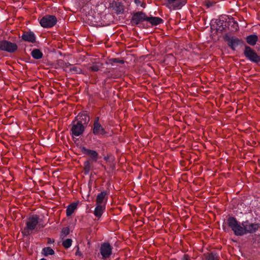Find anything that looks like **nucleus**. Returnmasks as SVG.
<instances>
[{"label": "nucleus", "mask_w": 260, "mask_h": 260, "mask_svg": "<svg viewBox=\"0 0 260 260\" xmlns=\"http://www.w3.org/2000/svg\"><path fill=\"white\" fill-rule=\"evenodd\" d=\"M77 208V204L73 203L68 206L66 210V215L67 216H71Z\"/></svg>", "instance_id": "aec40b11"}, {"label": "nucleus", "mask_w": 260, "mask_h": 260, "mask_svg": "<svg viewBox=\"0 0 260 260\" xmlns=\"http://www.w3.org/2000/svg\"><path fill=\"white\" fill-rule=\"evenodd\" d=\"M108 157H105V160H108Z\"/></svg>", "instance_id": "c9c22d12"}, {"label": "nucleus", "mask_w": 260, "mask_h": 260, "mask_svg": "<svg viewBox=\"0 0 260 260\" xmlns=\"http://www.w3.org/2000/svg\"><path fill=\"white\" fill-rule=\"evenodd\" d=\"M57 23V18L54 15H45L40 21V23L43 27L50 28Z\"/></svg>", "instance_id": "20e7f679"}, {"label": "nucleus", "mask_w": 260, "mask_h": 260, "mask_svg": "<svg viewBox=\"0 0 260 260\" xmlns=\"http://www.w3.org/2000/svg\"><path fill=\"white\" fill-rule=\"evenodd\" d=\"M81 151L83 154L89 156L92 161H97L99 154L96 151L87 149L85 147H81Z\"/></svg>", "instance_id": "f8f14e48"}, {"label": "nucleus", "mask_w": 260, "mask_h": 260, "mask_svg": "<svg viewBox=\"0 0 260 260\" xmlns=\"http://www.w3.org/2000/svg\"><path fill=\"white\" fill-rule=\"evenodd\" d=\"M147 16L145 14L142 12H138L134 14L132 18V23L133 24L138 25L141 22L146 21Z\"/></svg>", "instance_id": "9b49d317"}, {"label": "nucleus", "mask_w": 260, "mask_h": 260, "mask_svg": "<svg viewBox=\"0 0 260 260\" xmlns=\"http://www.w3.org/2000/svg\"><path fill=\"white\" fill-rule=\"evenodd\" d=\"M242 225L244 228L245 234L254 233L259 227V223H249L248 221L242 222Z\"/></svg>", "instance_id": "9d476101"}, {"label": "nucleus", "mask_w": 260, "mask_h": 260, "mask_svg": "<svg viewBox=\"0 0 260 260\" xmlns=\"http://www.w3.org/2000/svg\"><path fill=\"white\" fill-rule=\"evenodd\" d=\"M90 118L89 115L85 113H80L77 117V122H79L86 127L89 122Z\"/></svg>", "instance_id": "dca6fc26"}, {"label": "nucleus", "mask_w": 260, "mask_h": 260, "mask_svg": "<svg viewBox=\"0 0 260 260\" xmlns=\"http://www.w3.org/2000/svg\"><path fill=\"white\" fill-rule=\"evenodd\" d=\"M91 25H95V24L93 23H91Z\"/></svg>", "instance_id": "4c0bfd02"}, {"label": "nucleus", "mask_w": 260, "mask_h": 260, "mask_svg": "<svg viewBox=\"0 0 260 260\" xmlns=\"http://www.w3.org/2000/svg\"><path fill=\"white\" fill-rule=\"evenodd\" d=\"M72 243V240L71 239H67L62 242V246L66 249L69 248L71 247Z\"/></svg>", "instance_id": "393cba45"}, {"label": "nucleus", "mask_w": 260, "mask_h": 260, "mask_svg": "<svg viewBox=\"0 0 260 260\" xmlns=\"http://www.w3.org/2000/svg\"><path fill=\"white\" fill-rule=\"evenodd\" d=\"M71 72H74L77 74H80L82 72V70L76 66H72L70 69Z\"/></svg>", "instance_id": "c756f323"}, {"label": "nucleus", "mask_w": 260, "mask_h": 260, "mask_svg": "<svg viewBox=\"0 0 260 260\" xmlns=\"http://www.w3.org/2000/svg\"><path fill=\"white\" fill-rule=\"evenodd\" d=\"M39 223V217L37 215L30 217L26 222V226L24 228L22 233L24 236L30 235L35 229Z\"/></svg>", "instance_id": "f03ea898"}, {"label": "nucleus", "mask_w": 260, "mask_h": 260, "mask_svg": "<svg viewBox=\"0 0 260 260\" xmlns=\"http://www.w3.org/2000/svg\"><path fill=\"white\" fill-rule=\"evenodd\" d=\"M54 242V240H52L50 238L48 239V243L51 244Z\"/></svg>", "instance_id": "f704fd0d"}, {"label": "nucleus", "mask_w": 260, "mask_h": 260, "mask_svg": "<svg viewBox=\"0 0 260 260\" xmlns=\"http://www.w3.org/2000/svg\"><path fill=\"white\" fill-rule=\"evenodd\" d=\"M107 192L106 191H102L98 194L95 200V205H105L106 206L107 201Z\"/></svg>", "instance_id": "4468645a"}, {"label": "nucleus", "mask_w": 260, "mask_h": 260, "mask_svg": "<svg viewBox=\"0 0 260 260\" xmlns=\"http://www.w3.org/2000/svg\"><path fill=\"white\" fill-rule=\"evenodd\" d=\"M22 39L26 42L34 43L36 42V37L35 34L32 31H25L21 36Z\"/></svg>", "instance_id": "2eb2a0df"}, {"label": "nucleus", "mask_w": 260, "mask_h": 260, "mask_svg": "<svg viewBox=\"0 0 260 260\" xmlns=\"http://www.w3.org/2000/svg\"><path fill=\"white\" fill-rule=\"evenodd\" d=\"M85 128L84 125L74 120L71 124V135L73 137H78L83 134Z\"/></svg>", "instance_id": "7ed1b4c3"}, {"label": "nucleus", "mask_w": 260, "mask_h": 260, "mask_svg": "<svg viewBox=\"0 0 260 260\" xmlns=\"http://www.w3.org/2000/svg\"><path fill=\"white\" fill-rule=\"evenodd\" d=\"M113 247L108 242H104L101 244L100 247V253L104 259H107L112 254Z\"/></svg>", "instance_id": "6e6552de"}, {"label": "nucleus", "mask_w": 260, "mask_h": 260, "mask_svg": "<svg viewBox=\"0 0 260 260\" xmlns=\"http://www.w3.org/2000/svg\"><path fill=\"white\" fill-rule=\"evenodd\" d=\"M203 260H217V257L213 253H209L205 256Z\"/></svg>", "instance_id": "c85d7f7f"}, {"label": "nucleus", "mask_w": 260, "mask_h": 260, "mask_svg": "<svg viewBox=\"0 0 260 260\" xmlns=\"http://www.w3.org/2000/svg\"><path fill=\"white\" fill-rule=\"evenodd\" d=\"M147 21L150 22L152 25H157L164 22L161 18L158 17H147Z\"/></svg>", "instance_id": "6ab92c4d"}, {"label": "nucleus", "mask_w": 260, "mask_h": 260, "mask_svg": "<svg viewBox=\"0 0 260 260\" xmlns=\"http://www.w3.org/2000/svg\"><path fill=\"white\" fill-rule=\"evenodd\" d=\"M216 4V2L213 1H211L210 0H206L204 2V5L207 8H210L213 6H214Z\"/></svg>", "instance_id": "cd10ccee"}, {"label": "nucleus", "mask_w": 260, "mask_h": 260, "mask_svg": "<svg viewBox=\"0 0 260 260\" xmlns=\"http://www.w3.org/2000/svg\"><path fill=\"white\" fill-rule=\"evenodd\" d=\"M40 260H47V259L43 258L41 259Z\"/></svg>", "instance_id": "e433bc0d"}, {"label": "nucleus", "mask_w": 260, "mask_h": 260, "mask_svg": "<svg viewBox=\"0 0 260 260\" xmlns=\"http://www.w3.org/2000/svg\"><path fill=\"white\" fill-rule=\"evenodd\" d=\"M258 40V37L255 35H249L246 37L247 43L252 46L256 44Z\"/></svg>", "instance_id": "412c9836"}, {"label": "nucleus", "mask_w": 260, "mask_h": 260, "mask_svg": "<svg viewBox=\"0 0 260 260\" xmlns=\"http://www.w3.org/2000/svg\"><path fill=\"white\" fill-rule=\"evenodd\" d=\"M18 49L17 44L8 41L3 40L0 41V50L10 53L15 52Z\"/></svg>", "instance_id": "0eeeda50"}, {"label": "nucleus", "mask_w": 260, "mask_h": 260, "mask_svg": "<svg viewBox=\"0 0 260 260\" xmlns=\"http://www.w3.org/2000/svg\"><path fill=\"white\" fill-rule=\"evenodd\" d=\"M84 171L85 174H87L89 173L90 170V164L89 160H87L84 162Z\"/></svg>", "instance_id": "a878e982"}, {"label": "nucleus", "mask_w": 260, "mask_h": 260, "mask_svg": "<svg viewBox=\"0 0 260 260\" xmlns=\"http://www.w3.org/2000/svg\"><path fill=\"white\" fill-rule=\"evenodd\" d=\"M109 63L112 65L114 63H119L121 64H123L124 63V61L123 59H120L118 58H111L109 60Z\"/></svg>", "instance_id": "bb28decb"}, {"label": "nucleus", "mask_w": 260, "mask_h": 260, "mask_svg": "<svg viewBox=\"0 0 260 260\" xmlns=\"http://www.w3.org/2000/svg\"><path fill=\"white\" fill-rule=\"evenodd\" d=\"M110 5L112 10L117 15L122 14L124 12V7L121 2L113 1Z\"/></svg>", "instance_id": "ddd939ff"}, {"label": "nucleus", "mask_w": 260, "mask_h": 260, "mask_svg": "<svg viewBox=\"0 0 260 260\" xmlns=\"http://www.w3.org/2000/svg\"><path fill=\"white\" fill-rule=\"evenodd\" d=\"M100 67L98 64H93L89 68V70H90L92 72H97L99 70Z\"/></svg>", "instance_id": "2f4dec72"}, {"label": "nucleus", "mask_w": 260, "mask_h": 260, "mask_svg": "<svg viewBox=\"0 0 260 260\" xmlns=\"http://www.w3.org/2000/svg\"><path fill=\"white\" fill-rule=\"evenodd\" d=\"M165 1L166 6L173 10L180 9L187 3V0H165Z\"/></svg>", "instance_id": "1a4fd4ad"}, {"label": "nucleus", "mask_w": 260, "mask_h": 260, "mask_svg": "<svg viewBox=\"0 0 260 260\" xmlns=\"http://www.w3.org/2000/svg\"><path fill=\"white\" fill-rule=\"evenodd\" d=\"M31 55L34 58L36 59H41L43 56V53L38 49L33 50L31 53Z\"/></svg>", "instance_id": "4be33fe9"}, {"label": "nucleus", "mask_w": 260, "mask_h": 260, "mask_svg": "<svg viewBox=\"0 0 260 260\" xmlns=\"http://www.w3.org/2000/svg\"><path fill=\"white\" fill-rule=\"evenodd\" d=\"M135 4L137 5V6H140L141 7H143V4L142 3V2L140 0H134Z\"/></svg>", "instance_id": "72a5a7b5"}, {"label": "nucleus", "mask_w": 260, "mask_h": 260, "mask_svg": "<svg viewBox=\"0 0 260 260\" xmlns=\"http://www.w3.org/2000/svg\"><path fill=\"white\" fill-rule=\"evenodd\" d=\"M243 53L246 58L251 61L255 63L260 62V56L249 46L245 47Z\"/></svg>", "instance_id": "39448f33"}, {"label": "nucleus", "mask_w": 260, "mask_h": 260, "mask_svg": "<svg viewBox=\"0 0 260 260\" xmlns=\"http://www.w3.org/2000/svg\"><path fill=\"white\" fill-rule=\"evenodd\" d=\"M42 254L45 256L54 254V250L50 247H45L42 249Z\"/></svg>", "instance_id": "5701e85b"}, {"label": "nucleus", "mask_w": 260, "mask_h": 260, "mask_svg": "<svg viewBox=\"0 0 260 260\" xmlns=\"http://www.w3.org/2000/svg\"><path fill=\"white\" fill-rule=\"evenodd\" d=\"M70 233V229L69 228L66 227L62 229L61 233V236L63 238L67 236Z\"/></svg>", "instance_id": "7c9ffc66"}, {"label": "nucleus", "mask_w": 260, "mask_h": 260, "mask_svg": "<svg viewBox=\"0 0 260 260\" xmlns=\"http://www.w3.org/2000/svg\"><path fill=\"white\" fill-rule=\"evenodd\" d=\"M227 223L236 236H242L245 234L244 226L240 225L236 218L230 217L227 219Z\"/></svg>", "instance_id": "f257e3e1"}, {"label": "nucleus", "mask_w": 260, "mask_h": 260, "mask_svg": "<svg viewBox=\"0 0 260 260\" xmlns=\"http://www.w3.org/2000/svg\"><path fill=\"white\" fill-rule=\"evenodd\" d=\"M105 209L106 206H105V205H96V207L93 212L94 215L98 219L100 218L103 213L105 212Z\"/></svg>", "instance_id": "f3484780"}, {"label": "nucleus", "mask_w": 260, "mask_h": 260, "mask_svg": "<svg viewBox=\"0 0 260 260\" xmlns=\"http://www.w3.org/2000/svg\"><path fill=\"white\" fill-rule=\"evenodd\" d=\"M228 45L233 49L235 48L242 42L241 40L237 38H232L228 40Z\"/></svg>", "instance_id": "a211bd4d"}, {"label": "nucleus", "mask_w": 260, "mask_h": 260, "mask_svg": "<svg viewBox=\"0 0 260 260\" xmlns=\"http://www.w3.org/2000/svg\"><path fill=\"white\" fill-rule=\"evenodd\" d=\"M229 25L231 26L233 31H237L239 28L238 23L234 21L233 19L232 20L229 21Z\"/></svg>", "instance_id": "b1692460"}, {"label": "nucleus", "mask_w": 260, "mask_h": 260, "mask_svg": "<svg viewBox=\"0 0 260 260\" xmlns=\"http://www.w3.org/2000/svg\"><path fill=\"white\" fill-rule=\"evenodd\" d=\"M93 135L98 136L106 135L107 132L99 121V117H95L91 128Z\"/></svg>", "instance_id": "423d86ee"}, {"label": "nucleus", "mask_w": 260, "mask_h": 260, "mask_svg": "<svg viewBox=\"0 0 260 260\" xmlns=\"http://www.w3.org/2000/svg\"><path fill=\"white\" fill-rule=\"evenodd\" d=\"M181 260H190V256L187 254H184Z\"/></svg>", "instance_id": "473e14b6"}]
</instances>
